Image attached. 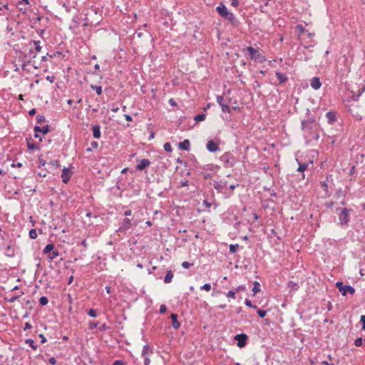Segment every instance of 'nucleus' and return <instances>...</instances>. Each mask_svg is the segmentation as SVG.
Here are the masks:
<instances>
[{"label": "nucleus", "mask_w": 365, "mask_h": 365, "mask_svg": "<svg viewBox=\"0 0 365 365\" xmlns=\"http://www.w3.org/2000/svg\"><path fill=\"white\" fill-rule=\"evenodd\" d=\"M42 47H19V49L15 50V61L21 63L23 70L26 69V63H30L31 60L36 57V53L41 51Z\"/></svg>", "instance_id": "f257e3e1"}, {"label": "nucleus", "mask_w": 365, "mask_h": 365, "mask_svg": "<svg viewBox=\"0 0 365 365\" xmlns=\"http://www.w3.org/2000/svg\"><path fill=\"white\" fill-rule=\"evenodd\" d=\"M302 127L307 143L318 140L321 132V128L318 123L314 121H302Z\"/></svg>", "instance_id": "f03ea898"}, {"label": "nucleus", "mask_w": 365, "mask_h": 365, "mask_svg": "<svg viewBox=\"0 0 365 365\" xmlns=\"http://www.w3.org/2000/svg\"><path fill=\"white\" fill-rule=\"evenodd\" d=\"M216 11L222 18L227 20L232 26H238L239 21L232 12L228 11L224 4L220 3V5L217 6Z\"/></svg>", "instance_id": "7ed1b4c3"}, {"label": "nucleus", "mask_w": 365, "mask_h": 365, "mask_svg": "<svg viewBox=\"0 0 365 365\" xmlns=\"http://www.w3.org/2000/svg\"><path fill=\"white\" fill-rule=\"evenodd\" d=\"M43 254L47 255L49 262H52L55 258L60 255V252L54 247L53 244H48L43 250Z\"/></svg>", "instance_id": "20e7f679"}, {"label": "nucleus", "mask_w": 365, "mask_h": 365, "mask_svg": "<svg viewBox=\"0 0 365 365\" xmlns=\"http://www.w3.org/2000/svg\"><path fill=\"white\" fill-rule=\"evenodd\" d=\"M247 54L256 62L262 63L265 61V57L260 53L258 49H255L254 47H247Z\"/></svg>", "instance_id": "39448f33"}, {"label": "nucleus", "mask_w": 365, "mask_h": 365, "mask_svg": "<svg viewBox=\"0 0 365 365\" xmlns=\"http://www.w3.org/2000/svg\"><path fill=\"white\" fill-rule=\"evenodd\" d=\"M352 211L351 209L343 208L341 210V212L339 215V224L341 226L347 225L350 220V212Z\"/></svg>", "instance_id": "423d86ee"}, {"label": "nucleus", "mask_w": 365, "mask_h": 365, "mask_svg": "<svg viewBox=\"0 0 365 365\" xmlns=\"http://www.w3.org/2000/svg\"><path fill=\"white\" fill-rule=\"evenodd\" d=\"M336 287L343 296H346L348 293L353 295L355 293V289L350 285H344L342 282H337L336 283Z\"/></svg>", "instance_id": "0eeeda50"}, {"label": "nucleus", "mask_w": 365, "mask_h": 365, "mask_svg": "<svg viewBox=\"0 0 365 365\" xmlns=\"http://www.w3.org/2000/svg\"><path fill=\"white\" fill-rule=\"evenodd\" d=\"M220 160L223 162L226 166L232 167L236 163V159L230 153H225L220 157Z\"/></svg>", "instance_id": "6e6552de"}, {"label": "nucleus", "mask_w": 365, "mask_h": 365, "mask_svg": "<svg viewBox=\"0 0 365 365\" xmlns=\"http://www.w3.org/2000/svg\"><path fill=\"white\" fill-rule=\"evenodd\" d=\"M247 336L245 334H237L235 336V340L237 341V344L240 348L245 346L247 341Z\"/></svg>", "instance_id": "1a4fd4ad"}, {"label": "nucleus", "mask_w": 365, "mask_h": 365, "mask_svg": "<svg viewBox=\"0 0 365 365\" xmlns=\"http://www.w3.org/2000/svg\"><path fill=\"white\" fill-rule=\"evenodd\" d=\"M131 220L128 218H124L123 220L121 225L117 230L118 232H125L131 227Z\"/></svg>", "instance_id": "9d476101"}, {"label": "nucleus", "mask_w": 365, "mask_h": 365, "mask_svg": "<svg viewBox=\"0 0 365 365\" xmlns=\"http://www.w3.org/2000/svg\"><path fill=\"white\" fill-rule=\"evenodd\" d=\"M217 102L220 106L222 112L224 113H230L231 110L228 104L224 103V98L222 96H218L217 97Z\"/></svg>", "instance_id": "9b49d317"}, {"label": "nucleus", "mask_w": 365, "mask_h": 365, "mask_svg": "<svg viewBox=\"0 0 365 365\" xmlns=\"http://www.w3.org/2000/svg\"><path fill=\"white\" fill-rule=\"evenodd\" d=\"M206 148L210 153H214L220 150L219 145L212 140L207 141Z\"/></svg>", "instance_id": "f8f14e48"}, {"label": "nucleus", "mask_w": 365, "mask_h": 365, "mask_svg": "<svg viewBox=\"0 0 365 365\" xmlns=\"http://www.w3.org/2000/svg\"><path fill=\"white\" fill-rule=\"evenodd\" d=\"M143 36L150 41H153V38L150 33L147 31H145V32H135V34L133 36V39L140 38Z\"/></svg>", "instance_id": "ddd939ff"}, {"label": "nucleus", "mask_w": 365, "mask_h": 365, "mask_svg": "<svg viewBox=\"0 0 365 365\" xmlns=\"http://www.w3.org/2000/svg\"><path fill=\"white\" fill-rule=\"evenodd\" d=\"M150 165V161L148 159H142L138 161V163L136 165L137 170H143L146 167Z\"/></svg>", "instance_id": "4468645a"}, {"label": "nucleus", "mask_w": 365, "mask_h": 365, "mask_svg": "<svg viewBox=\"0 0 365 365\" xmlns=\"http://www.w3.org/2000/svg\"><path fill=\"white\" fill-rule=\"evenodd\" d=\"M34 130L35 133H41L43 135L47 134L50 131V126L48 125H46L43 127H40L38 125H36L34 128Z\"/></svg>", "instance_id": "2eb2a0df"}, {"label": "nucleus", "mask_w": 365, "mask_h": 365, "mask_svg": "<svg viewBox=\"0 0 365 365\" xmlns=\"http://www.w3.org/2000/svg\"><path fill=\"white\" fill-rule=\"evenodd\" d=\"M310 85H311L312 88L313 89H314V90L319 89L321 86H322V83H321L319 78H318V77H313L311 79Z\"/></svg>", "instance_id": "dca6fc26"}, {"label": "nucleus", "mask_w": 365, "mask_h": 365, "mask_svg": "<svg viewBox=\"0 0 365 365\" xmlns=\"http://www.w3.org/2000/svg\"><path fill=\"white\" fill-rule=\"evenodd\" d=\"M226 186L227 182L225 181H215L213 183L214 188L220 192H221Z\"/></svg>", "instance_id": "f3484780"}, {"label": "nucleus", "mask_w": 365, "mask_h": 365, "mask_svg": "<svg viewBox=\"0 0 365 365\" xmlns=\"http://www.w3.org/2000/svg\"><path fill=\"white\" fill-rule=\"evenodd\" d=\"M171 319H172V327L174 329H178L180 327V323L178 320V314H171Z\"/></svg>", "instance_id": "a211bd4d"}, {"label": "nucleus", "mask_w": 365, "mask_h": 365, "mask_svg": "<svg viewBox=\"0 0 365 365\" xmlns=\"http://www.w3.org/2000/svg\"><path fill=\"white\" fill-rule=\"evenodd\" d=\"M297 161L298 163V168H297V171L298 172H300V173H304L308 168V163H301L298 160V159H297ZM305 176H304V174L302 173V179H304Z\"/></svg>", "instance_id": "6ab92c4d"}, {"label": "nucleus", "mask_w": 365, "mask_h": 365, "mask_svg": "<svg viewBox=\"0 0 365 365\" xmlns=\"http://www.w3.org/2000/svg\"><path fill=\"white\" fill-rule=\"evenodd\" d=\"M71 175L69 174V170L68 168H64L62 170L61 173V179L63 182L68 183L70 180Z\"/></svg>", "instance_id": "aec40b11"}, {"label": "nucleus", "mask_w": 365, "mask_h": 365, "mask_svg": "<svg viewBox=\"0 0 365 365\" xmlns=\"http://www.w3.org/2000/svg\"><path fill=\"white\" fill-rule=\"evenodd\" d=\"M179 148L182 150L188 151L190 148V143L187 139L184 140L182 142H180L178 145Z\"/></svg>", "instance_id": "412c9836"}, {"label": "nucleus", "mask_w": 365, "mask_h": 365, "mask_svg": "<svg viewBox=\"0 0 365 365\" xmlns=\"http://www.w3.org/2000/svg\"><path fill=\"white\" fill-rule=\"evenodd\" d=\"M312 35H314V34H312L309 32L308 30H306L305 31H303V33H299L298 37L302 43H303V41H304L307 38H310Z\"/></svg>", "instance_id": "4be33fe9"}, {"label": "nucleus", "mask_w": 365, "mask_h": 365, "mask_svg": "<svg viewBox=\"0 0 365 365\" xmlns=\"http://www.w3.org/2000/svg\"><path fill=\"white\" fill-rule=\"evenodd\" d=\"M92 130H93V138H97V139L101 138V126L99 125H93L92 128Z\"/></svg>", "instance_id": "5701e85b"}, {"label": "nucleus", "mask_w": 365, "mask_h": 365, "mask_svg": "<svg viewBox=\"0 0 365 365\" xmlns=\"http://www.w3.org/2000/svg\"><path fill=\"white\" fill-rule=\"evenodd\" d=\"M69 51L68 50L59 51H55L56 56L54 58H57L58 60H61L63 58H66V56L68 55Z\"/></svg>", "instance_id": "b1692460"}, {"label": "nucleus", "mask_w": 365, "mask_h": 365, "mask_svg": "<svg viewBox=\"0 0 365 365\" xmlns=\"http://www.w3.org/2000/svg\"><path fill=\"white\" fill-rule=\"evenodd\" d=\"M326 117L327 118L329 123H330V124L333 123L336 120V113L333 111L327 112L326 113Z\"/></svg>", "instance_id": "393cba45"}, {"label": "nucleus", "mask_w": 365, "mask_h": 365, "mask_svg": "<svg viewBox=\"0 0 365 365\" xmlns=\"http://www.w3.org/2000/svg\"><path fill=\"white\" fill-rule=\"evenodd\" d=\"M275 76L277 77L280 83H285L288 79L286 74L279 72H276Z\"/></svg>", "instance_id": "a878e982"}, {"label": "nucleus", "mask_w": 365, "mask_h": 365, "mask_svg": "<svg viewBox=\"0 0 365 365\" xmlns=\"http://www.w3.org/2000/svg\"><path fill=\"white\" fill-rule=\"evenodd\" d=\"M173 278V273L171 270H168L166 272V275L164 278V282L168 284L171 282L172 279Z\"/></svg>", "instance_id": "bb28decb"}, {"label": "nucleus", "mask_w": 365, "mask_h": 365, "mask_svg": "<svg viewBox=\"0 0 365 365\" xmlns=\"http://www.w3.org/2000/svg\"><path fill=\"white\" fill-rule=\"evenodd\" d=\"M153 351L152 349L148 345H145L143 346V351H142V356H148V354H152Z\"/></svg>", "instance_id": "cd10ccee"}, {"label": "nucleus", "mask_w": 365, "mask_h": 365, "mask_svg": "<svg viewBox=\"0 0 365 365\" xmlns=\"http://www.w3.org/2000/svg\"><path fill=\"white\" fill-rule=\"evenodd\" d=\"M25 343H26V344H29V346H30L32 349H34V350H36V349H37V348H38L37 344H36L35 343V341H34L33 339H26V340L25 341Z\"/></svg>", "instance_id": "c85d7f7f"}, {"label": "nucleus", "mask_w": 365, "mask_h": 365, "mask_svg": "<svg viewBox=\"0 0 365 365\" xmlns=\"http://www.w3.org/2000/svg\"><path fill=\"white\" fill-rule=\"evenodd\" d=\"M91 88L96 91L97 95L101 96L103 93V89L101 86L91 85Z\"/></svg>", "instance_id": "c756f323"}, {"label": "nucleus", "mask_w": 365, "mask_h": 365, "mask_svg": "<svg viewBox=\"0 0 365 365\" xmlns=\"http://www.w3.org/2000/svg\"><path fill=\"white\" fill-rule=\"evenodd\" d=\"M253 288H252V292H253V294H256L257 293H258L259 292H260V284L255 281L254 283H253Z\"/></svg>", "instance_id": "7c9ffc66"}, {"label": "nucleus", "mask_w": 365, "mask_h": 365, "mask_svg": "<svg viewBox=\"0 0 365 365\" xmlns=\"http://www.w3.org/2000/svg\"><path fill=\"white\" fill-rule=\"evenodd\" d=\"M27 146L29 150H39V147L34 143L28 141Z\"/></svg>", "instance_id": "2f4dec72"}, {"label": "nucleus", "mask_w": 365, "mask_h": 365, "mask_svg": "<svg viewBox=\"0 0 365 365\" xmlns=\"http://www.w3.org/2000/svg\"><path fill=\"white\" fill-rule=\"evenodd\" d=\"M206 115L204 113L197 114L194 117V120L196 121H202L205 119Z\"/></svg>", "instance_id": "473e14b6"}, {"label": "nucleus", "mask_w": 365, "mask_h": 365, "mask_svg": "<svg viewBox=\"0 0 365 365\" xmlns=\"http://www.w3.org/2000/svg\"><path fill=\"white\" fill-rule=\"evenodd\" d=\"M238 249H239L238 244L230 245L229 247V250H230V252H231V253H235Z\"/></svg>", "instance_id": "72a5a7b5"}, {"label": "nucleus", "mask_w": 365, "mask_h": 365, "mask_svg": "<svg viewBox=\"0 0 365 365\" xmlns=\"http://www.w3.org/2000/svg\"><path fill=\"white\" fill-rule=\"evenodd\" d=\"M98 325H99V322H91L88 324V329L90 330L91 329H93L95 328H98Z\"/></svg>", "instance_id": "f704fd0d"}, {"label": "nucleus", "mask_w": 365, "mask_h": 365, "mask_svg": "<svg viewBox=\"0 0 365 365\" xmlns=\"http://www.w3.org/2000/svg\"><path fill=\"white\" fill-rule=\"evenodd\" d=\"M36 120L37 123L41 124L46 121V118L43 115H38L36 117Z\"/></svg>", "instance_id": "c9c22d12"}, {"label": "nucleus", "mask_w": 365, "mask_h": 365, "mask_svg": "<svg viewBox=\"0 0 365 365\" xmlns=\"http://www.w3.org/2000/svg\"><path fill=\"white\" fill-rule=\"evenodd\" d=\"M38 236V234H37V232H36V229H31L30 231H29V237L31 239H36Z\"/></svg>", "instance_id": "e433bc0d"}, {"label": "nucleus", "mask_w": 365, "mask_h": 365, "mask_svg": "<svg viewBox=\"0 0 365 365\" xmlns=\"http://www.w3.org/2000/svg\"><path fill=\"white\" fill-rule=\"evenodd\" d=\"M39 303L41 306H46L48 303V299L46 297H41L39 299Z\"/></svg>", "instance_id": "4c0bfd02"}, {"label": "nucleus", "mask_w": 365, "mask_h": 365, "mask_svg": "<svg viewBox=\"0 0 365 365\" xmlns=\"http://www.w3.org/2000/svg\"><path fill=\"white\" fill-rule=\"evenodd\" d=\"M296 30L299 34V33H303V31H305L307 29H305V26L304 25L298 24L296 26Z\"/></svg>", "instance_id": "58836bf2"}, {"label": "nucleus", "mask_w": 365, "mask_h": 365, "mask_svg": "<svg viewBox=\"0 0 365 365\" xmlns=\"http://www.w3.org/2000/svg\"><path fill=\"white\" fill-rule=\"evenodd\" d=\"M363 341H364V339H362V338L359 337V338H357V339H356L354 340V345H355L356 346L359 347V346H362V344H363Z\"/></svg>", "instance_id": "ea45409f"}, {"label": "nucleus", "mask_w": 365, "mask_h": 365, "mask_svg": "<svg viewBox=\"0 0 365 365\" xmlns=\"http://www.w3.org/2000/svg\"><path fill=\"white\" fill-rule=\"evenodd\" d=\"M87 314L88 316H90L91 317H97V312L95 309H90L88 312H87Z\"/></svg>", "instance_id": "a19ab883"}, {"label": "nucleus", "mask_w": 365, "mask_h": 365, "mask_svg": "<svg viewBox=\"0 0 365 365\" xmlns=\"http://www.w3.org/2000/svg\"><path fill=\"white\" fill-rule=\"evenodd\" d=\"M63 7L68 9L70 6L69 0H61L59 2Z\"/></svg>", "instance_id": "79ce46f5"}, {"label": "nucleus", "mask_w": 365, "mask_h": 365, "mask_svg": "<svg viewBox=\"0 0 365 365\" xmlns=\"http://www.w3.org/2000/svg\"><path fill=\"white\" fill-rule=\"evenodd\" d=\"M321 187L324 189V190L326 192V193H329L327 180L321 182Z\"/></svg>", "instance_id": "37998d69"}, {"label": "nucleus", "mask_w": 365, "mask_h": 365, "mask_svg": "<svg viewBox=\"0 0 365 365\" xmlns=\"http://www.w3.org/2000/svg\"><path fill=\"white\" fill-rule=\"evenodd\" d=\"M163 148H164V150L166 151V152H171L173 150L172 149V147H171V145L170 143H165L163 145Z\"/></svg>", "instance_id": "c03bdc74"}, {"label": "nucleus", "mask_w": 365, "mask_h": 365, "mask_svg": "<svg viewBox=\"0 0 365 365\" xmlns=\"http://www.w3.org/2000/svg\"><path fill=\"white\" fill-rule=\"evenodd\" d=\"M236 290L235 291H233V290H230L227 293V297H229V298H232V299H235V297H236Z\"/></svg>", "instance_id": "a18cd8bd"}, {"label": "nucleus", "mask_w": 365, "mask_h": 365, "mask_svg": "<svg viewBox=\"0 0 365 365\" xmlns=\"http://www.w3.org/2000/svg\"><path fill=\"white\" fill-rule=\"evenodd\" d=\"M200 289L209 292L211 289V285L209 283H206L200 287Z\"/></svg>", "instance_id": "49530a36"}, {"label": "nucleus", "mask_w": 365, "mask_h": 365, "mask_svg": "<svg viewBox=\"0 0 365 365\" xmlns=\"http://www.w3.org/2000/svg\"><path fill=\"white\" fill-rule=\"evenodd\" d=\"M289 287H291V290H297L299 288L298 284L292 282H289Z\"/></svg>", "instance_id": "de8ad7c7"}, {"label": "nucleus", "mask_w": 365, "mask_h": 365, "mask_svg": "<svg viewBox=\"0 0 365 365\" xmlns=\"http://www.w3.org/2000/svg\"><path fill=\"white\" fill-rule=\"evenodd\" d=\"M110 329V327L106 325V324H101L99 327H98V329L99 331H107Z\"/></svg>", "instance_id": "09e8293b"}, {"label": "nucleus", "mask_w": 365, "mask_h": 365, "mask_svg": "<svg viewBox=\"0 0 365 365\" xmlns=\"http://www.w3.org/2000/svg\"><path fill=\"white\" fill-rule=\"evenodd\" d=\"M245 304L246 306H247L249 307L254 308V309L257 308V306L253 305L252 302L250 299H245Z\"/></svg>", "instance_id": "8fccbe9b"}, {"label": "nucleus", "mask_w": 365, "mask_h": 365, "mask_svg": "<svg viewBox=\"0 0 365 365\" xmlns=\"http://www.w3.org/2000/svg\"><path fill=\"white\" fill-rule=\"evenodd\" d=\"M192 265H193L192 263H190L189 262H187V261H185L182 263V267L185 269H188Z\"/></svg>", "instance_id": "3c124183"}, {"label": "nucleus", "mask_w": 365, "mask_h": 365, "mask_svg": "<svg viewBox=\"0 0 365 365\" xmlns=\"http://www.w3.org/2000/svg\"><path fill=\"white\" fill-rule=\"evenodd\" d=\"M6 255L7 256H9V257H11L14 255V252H13V250L11 249V247L10 245H8L7 247H6Z\"/></svg>", "instance_id": "603ef678"}, {"label": "nucleus", "mask_w": 365, "mask_h": 365, "mask_svg": "<svg viewBox=\"0 0 365 365\" xmlns=\"http://www.w3.org/2000/svg\"><path fill=\"white\" fill-rule=\"evenodd\" d=\"M3 9L8 10L9 5H8V4L4 3L3 1H0V10H3Z\"/></svg>", "instance_id": "864d4df0"}, {"label": "nucleus", "mask_w": 365, "mask_h": 365, "mask_svg": "<svg viewBox=\"0 0 365 365\" xmlns=\"http://www.w3.org/2000/svg\"><path fill=\"white\" fill-rule=\"evenodd\" d=\"M360 322L362 326V329L365 330V315H361L360 317Z\"/></svg>", "instance_id": "5fc2aeb1"}, {"label": "nucleus", "mask_w": 365, "mask_h": 365, "mask_svg": "<svg viewBox=\"0 0 365 365\" xmlns=\"http://www.w3.org/2000/svg\"><path fill=\"white\" fill-rule=\"evenodd\" d=\"M266 313H267V312L264 310H262V309L257 310V314H258L259 317H260L261 318L264 317L266 315Z\"/></svg>", "instance_id": "6e6d98bb"}, {"label": "nucleus", "mask_w": 365, "mask_h": 365, "mask_svg": "<svg viewBox=\"0 0 365 365\" xmlns=\"http://www.w3.org/2000/svg\"><path fill=\"white\" fill-rule=\"evenodd\" d=\"M46 56L50 58H54L55 56H56V53H55V51H50L47 53Z\"/></svg>", "instance_id": "4d7b16f0"}, {"label": "nucleus", "mask_w": 365, "mask_h": 365, "mask_svg": "<svg viewBox=\"0 0 365 365\" xmlns=\"http://www.w3.org/2000/svg\"><path fill=\"white\" fill-rule=\"evenodd\" d=\"M112 365H125V362L123 360H116Z\"/></svg>", "instance_id": "13d9d810"}, {"label": "nucleus", "mask_w": 365, "mask_h": 365, "mask_svg": "<svg viewBox=\"0 0 365 365\" xmlns=\"http://www.w3.org/2000/svg\"><path fill=\"white\" fill-rule=\"evenodd\" d=\"M78 244L83 246L84 250H86L88 247V244H87L86 240H83L81 241L80 242H78Z\"/></svg>", "instance_id": "bf43d9fd"}, {"label": "nucleus", "mask_w": 365, "mask_h": 365, "mask_svg": "<svg viewBox=\"0 0 365 365\" xmlns=\"http://www.w3.org/2000/svg\"><path fill=\"white\" fill-rule=\"evenodd\" d=\"M167 310V307L166 305L165 304H161L160 307V309H159V312L160 313H165Z\"/></svg>", "instance_id": "052dcab7"}, {"label": "nucleus", "mask_w": 365, "mask_h": 365, "mask_svg": "<svg viewBox=\"0 0 365 365\" xmlns=\"http://www.w3.org/2000/svg\"><path fill=\"white\" fill-rule=\"evenodd\" d=\"M144 360L145 365H149L150 363V360L148 356H143Z\"/></svg>", "instance_id": "680f3d73"}, {"label": "nucleus", "mask_w": 365, "mask_h": 365, "mask_svg": "<svg viewBox=\"0 0 365 365\" xmlns=\"http://www.w3.org/2000/svg\"><path fill=\"white\" fill-rule=\"evenodd\" d=\"M48 362L52 365H55L56 364V359L54 357H51L48 359Z\"/></svg>", "instance_id": "e2e57ef3"}, {"label": "nucleus", "mask_w": 365, "mask_h": 365, "mask_svg": "<svg viewBox=\"0 0 365 365\" xmlns=\"http://www.w3.org/2000/svg\"><path fill=\"white\" fill-rule=\"evenodd\" d=\"M168 103H169V104L171 106H177V103L175 102V101L173 98H170L169 100Z\"/></svg>", "instance_id": "0e129e2a"}, {"label": "nucleus", "mask_w": 365, "mask_h": 365, "mask_svg": "<svg viewBox=\"0 0 365 365\" xmlns=\"http://www.w3.org/2000/svg\"><path fill=\"white\" fill-rule=\"evenodd\" d=\"M231 5L234 7H237L239 5L238 0H231Z\"/></svg>", "instance_id": "69168bd1"}, {"label": "nucleus", "mask_w": 365, "mask_h": 365, "mask_svg": "<svg viewBox=\"0 0 365 365\" xmlns=\"http://www.w3.org/2000/svg\"><path fill=\"white\" fill-rule=\"evenodd\" d=\"M46 80L48 81L51 83H53L55 80V77L53 76H47Z\"/></svg>", "instance_id": "338daca9"}, {"label": "nucleus", "mask_w": 365, "mask_h": 365, "mask_svg": "<svg viewBox=\"0 0 365 365\" xmlns=\"http://www.w3.org/2000/svg\"><path fill=\"white\" fill-rule=\"evenodd\" d=\"M32 328V326L31 324L29 323V322H26L24 325V330H27V329H30Z\"/></svg>", "instance_id": "774afa93"}]
</instances>
